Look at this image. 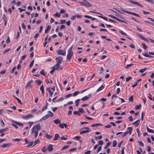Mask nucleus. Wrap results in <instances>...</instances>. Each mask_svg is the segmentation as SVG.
<instances>
[{
    "mask_svg": "<svg viewBox=\"0 0 154 154\" xmlns=\"http://www.w3.org/2000/svg\"><path fill=\"white\" fill-rule=\"evenodd\" d=\"M138 35L142 39L144 40H145V41H147V39L146 38H145L144 37H143V36H142V35H140L139 34H138Z\"/></svg>",
    "mask_w": 154,
    "mask_h": 154,
    "instance_id": "obj_26",
    "label": "nucleus"
},
{
    "mask_svg": "<svg viewBox=\"0 0 154 154\" xmlns=\"http://www.w3.org/2000/svg\"><path fill=\"white\" fill-rule=\"evenodd\" d=\"M103 142L102 140H100L98 142V144L99 145H102L103 144Z\"/></svg>",
    "mask_w": 154,
    "mask_h": 154,
    "instance_id": "obj_47",
    "label": "nucleus"
},
{
    "mask_svg": "<svg viewBox=\"0 0 154 154\" xmlns=\"http://www.w3.org/2000/svg\"><path fill=\"white\" fill-rule=\"evenodd\" d=\"M128 2H131V3L135 5H136L139 6L143 8V6L142 5L140 4L139 2H136L134 1L133 0H127Z\"/></svg>",
    "mask_w": 154,
    "mask_h": 154,
    "instance_id": "obj_3",
    "label": "nucleus"
},
{
    "mask_svg": "<svg viewBox=\"0 0 154 154\" xmlns=\"http://www.w3.org/2000/svg\"><path fill=\"white\" fill-rule=\"evenodd\" d=\"M22 117L24 119H28L29 118H32L33 116L31 114H29L28 115H26V116H23Z\"/></svg>",
    "mask_w": 154,
    "mask_h": 154,
    "instance_id": "obj_11",
    "label": "nucleus"
},
{
    "mask_svg": "<svg viewBox=\"0 0 154 154\" xmlns=\"http://www.w3.org/2000/svg\"><path fill=\"white\" fill-rule=\"evenodd\" d=\"M115 19L121 22V23H127L125 21H124V20H120V19L118 18L117 17H116Z\"/></svg>",
    "mask_w": 154,
    "mask_h": 154,
    "instance_id": "obj_27",
    "label": "nucleus"
},
{
    "mask_svg": "<svg viewBox=\"0 0 154 154\" xmlns=\"http://www.w3.org/2000/svg\"><path fill=\"white\" fill-rule=\"evenodd\" d=\"M129 101L131 102H133L134 101L133 99V95H132L129 98Z\"/></svg>",
    "mask_w": 154,
    "mask_h": 154,
    "instance_id": "obj_39",
    "label": "nucleus"
},
{
    "mask_svg": "<svg viewBox=\"0 0 154 154\" xmlns=\"http://www.w3.org/2000/svg\"><path fill=\"white\" fill-rule=\"evenodd\" d=\"M6 72V70H4L2 71H1L0 72V74H5Z\"/></svg>",
    "mask_w": 154,
    "mask_h": 154,
    "instance_id": "obj_55",
    "label": "nucleus"
},
{
    "mask_svg": "<svg viewBox=\"0 0 154 154\" xmlns=\"http://www.w3.org/2000/svg\"><path fill=\"white\" fill-rule=\"evenodd\" d=\"M59 126L61 128H63L64 127L66 128L67 127V125L66 124H64V123H63L62 124L60 123Z\"/></svg>",
    "mask_w": 154,
    "mask_h": 154,
    "instance_id": "obj_12",
    "label": "nucleus"
},
{
    "mask_svg": "<svg viewBox=\"0 0 154 154\" xmlns=\"http://www.w3.org/2000/svg\"><path fill=\"white\" fill-rule=\"evenodd\" d=\"M60 65L58 63H57L56 65H55L53 67H52L54 68L55 70L57 69L59 67Z\"/></svg>",
    "mask_w": 154,
    "mask_h": 154,
    "instance_id": "obj_21",
    "label": "nucleus"
},
{
    "mask_svg": "<svg viewBox=\"0 0 154 154\" xmlns=\"http://www.w3.org/2000/svg\"><path fill=\"white\" fill-rule=\"evenodd\" d=\"M116 105H119L120 103L119 100H116Z\"/></svg>",
    "mask_w": 154,
    "mask_h": 154,
    "instance_id": "obj_56",
    "label": "nucleus"
},
{
    "mask_svg": "<svg viewBox=\"0 0 154 154\" xmlns=\"http://www.w3.org/2000/svg\"><path fill=\"white\" fill-rule=\"evenodd\" d=\"M51 28V26L50 25H48L47 26V28L45 30V33H47L50 30Z\"/></svg>",
    "mask_w": 154,
    "mask_h": 154,
    "instance_id": "obj_20",
    "label": "nucleus"
},
{
    "mask_svg": "<svg viewBox=\"0 0 154 154\" xmlns=\"http://www.w3.org/2000/svg\"><path fill=\"white\" fill-rule=\"evenodd\" d=\"M53 122L56 124H58V123H60V121L58 119H55L53 121Z\"/></svg>",
    "mask_w": 154,
    "mask_h": 154,
    "instance_id": "obj_31",
    "label": "nucleus"
},
{
    "mask_svg": "<svg viewBox=\"0 0 154 154\" xmlns=\"http://www.w3.org/2000/svg\"><path fill=\"white\" fill-rule=\"evenodd\" d=\"M142 54L144 56L146 57H153L152 56L149 55L147 54V52L146 53H143Z\"/></svg>",
    "mask_w": 154,
    "mask_h": 154,
    "instance_id": "obj_22",
    "label": "nucleus"
},
{
    "mask_svg": "<svg viewBox=\"0 0 154 154\" xmlns=\"http://www.w3.org/2000/svg\"><path fill=\"white\" fill-rule=\"evenodd\" d=\"M85 116L86 118L87 119L90 120H93V119L92 118L89 117H88V116Z\"/></svg>",
    "mask_w": 154,
    "mask_h": 154,
    "instance_id": "obj_52",
    "label": "nucleus"
},
{
    "mask_svg": "<svg viewBox=\"0 0 154 154\" xmlns=\"http://www.w3.org/2000/svg\"><path fill=\"white\" fill-rule=\"evenodd\" d=\"M57 53L58 55L64 56L66 54V51L64 50H58L57 51Z\"/></svg>",
    "mask_w": 154,
    "mask_h": 154,
    "instance_id": "obj_4",
    "label": "nucleus"
},
{
    "mask_svg": "<svg viewBox=\"0 0 154 154\" xmlns=\"http://www.w3.org/2000/svg\"><path fill=\"white\" fill-rule=\"evenodd\" d=\"M122 11L125 13H128V14H131L137 16L138 17H140V16L138 14H137L135 13L130 12H129V11H125V10H122Z\"/></svg>",
    "mask_w": 154,
    "mask_h": 154,
    "instance_id": "obj_6",
    "label": "nucleus"
},
{
    "mask_svg": "<svg viewBox=\"0 0 154 154\" xmlns=\"http://www.w3.org/2000/svg\"><path fill=\"white\" fill-rule=\"evenodd\" d=\"M12 143H5L1 146L2 148L9 147L12 145Z\"/></svg>",
    "mask_w": 154,
    "mask_h": 154,
    "instance_id": "obj_9",
    "label": "nucleus"
},
{
    "mask_svg": "<svg viewBox=\"0 0 154 154\" xmlns=\"http://www.w3.org/2000/svg\"><path fill=\"white\" fill-rule=\"evenodd\" d=\"M12 125L16 129L18 128V127L15 124H14V123H12Z\"/></svg>",
    "mask_w": 154,
    "mask_h": 154,
    "instance_id": "obj_64",
    "label": "nucleus"
},
{
    "mask_svg": "<svg viewBox=\"0 0 154 154\" xmlns=\"http://www.w3.org/2000/svg\"><path fill=\"white\" fill-rule=\"evenodd\" d=\"M47 149L49 151H52L53 150V146L51 144H49L47 146Z\"/></svg>",
    "mask_w": 154,
    "mask_h": 154,
    "instance_id": "obj_13",
    "label": "nucleus"
},
{
    "mask_svg": "<svg viewBox=\"0 0 154 154\" xmlns=\"http://www.w3.org/2000/svg\"><path fill=\"white\" fill-rule=\"evenodd\" d=\"M46 105L42 107V112H43L45 109H46L47 108L48 103L47 102H46Z\"/></svg>",
    "mask_w": 154,
    "mask_h": 154,
    "instance_id": "obj_25",
    "label": "nucleus"
},
{
    "mask_svg": "<svg viewBox=\"0 0 154 154\" xmlns=\"http://www.w3.org/2000/svg\"><path fill=\"white\" fill-rule=\"evenodd\" d=\"M46 90L49 92V94H53V91H52L51 90L50 88L48 87L47 88Z\"/></svg>",
    "mask_w": 154,
    "mask_h": 154,
    "instance_id": "obj_29",
    "label": "nucleus"
},
{
    "mask_svg": "<svg viewBox=\"0 0 154 154\" xmlns=\"http://www.w3.org/2000/svg\"><path fill=\"white\" fill-rule=\"evenodd\" d=\"M91 131L90 128L88 127H85L82 129L80 132V134L88 133Z\"/></svg>",
    "mask_w": 154,
    "mask_h": 154,
    "instance_id": "obj_2",
    "label": "nucleus"
},
{
    "mask_svg": "<svg viewBox=\"0 0 154 154\" xmlns=\"http://www.w3.org/2000/svg\"><path fill=\"white\" fill-rule=\"evenodd\" d=\"M47 150V149L46 146H45L44 148L42 150V151L43 152H45Z\"/></svg>",
    "mask_w": 154,
    "mask_h": 154,
    "instance_id": "obj_57",
    "label": "nucleus"
},
{
    "mask_svg": "<svg viewBox=\"0 0 154 154\" xmlns=\"http://www.w3.org/2000/svg\"><path fill=\"white\" fill-rule=\"evenodd\" d=\"M60 136L58 134H56L54 135V138L53 140H56Z\"/></svg>",
    "mask_w": 154,
    "mask_h": 154,
    "instance_id": "obj_24",
    "label": "nucleus"
},
{
    "mask_svg": "<svg viewBox=\"0 0 154 154\" xmlns=\"http://www.w3.org/2000/svg\"><path fill=\"white\" fill-rule=\"evenodd\" d=\"M33 141L30 142L28 144V145L27 146L28 147H30L33 145Z\"/></svg>",
    "mask_w": 154,
    "mask_h": 154,
    "instance_id": "obj_45",
    "label": "nucleus"
},
{
    "mask_svg": "<svg viewBox=\"0 0 154 154\" xmlns=\"http://www.w3.org/2000/svg\"><path fill=\"white\" fill-rule=\"evenodd\" d=\"M41 129L40 126L39 124L34 126L32 129V134H35V137H36L38 133V131Z\"/></svg>",
    "mask_w": 154,
    "mask_h": 154,
    "instance_id": "obj_1",
    "label": "nucleus"
},
{
    "mask_svg": "<svg viewBox=\"0 0 154 154\" xmlns=\"http://www.w3.org/2000/svg\"><path fill=\"white\" fill-rule=\"evenodd\" d=\"M141 105L140 104L139 105H136L135 107V109L136 110L138 109L141 107Z\"/></svg>",
    "mask_w": 154,
    "mask_h": 154,
    "instance_id": "obj_40",
    "label": "nucleus"
},
{
    "mask_svg": "<svg viewBox=\"0 0 154 154\" xmlns=\"http://www.w3.org/2000/svg\"><path fill=\"white\" fill-rule=\"evenodd\" d=\"M79 93H80L79 91H76L75 92H74L72 94V96H73V97L75 96L76 95H77L79 94Z\"/></svg>",
    "mask_w": 154,
    "mask_h": 154,
    "instance_id": "obj_35",
    "label": "nucleus"
},
{
    "mask_svg": "<svg viewBox=\"0 0 154 154\" xmlns=\"http://www.w3.org/2000/svg\"><path fill=\"white\" fill-rule=\"evenodd\" d=\"M142 45L144 50H146L148 48L147 47L146 45L144 43H142Z\"/></svg>",
    "mask_w": 154,
    "mask_h": 154,
    "instance_id": "obj_42",
    "label": "nucleus"
},
{
    "mask_svg": "<svg viewBox=\"0 0 154 154\" xmlns=\"http://www.w3.org/2000/svg\"><path fill=\"white\" fill-rule=\"evenodd\" d=\"M40 89L41 90V92L43 96L44 95L45 91H44V88H43V85H41V86H40Z\"/></svg>",
    "mask_w": 154,
    "mask_h": 154,
    "instance_id": "obj_18",
    "label": "nucleus"
},
{
    "mask_svg": "<svg viewBox=\"0 0 154 154\" xmlns=\"http://www.w3.org/2000/svg\"><path fill=\"white\" fill-rule=\"evenodd\" d=\"M33 81L32 80H30L26 84V88H29L30 87H32V86L31 85V83Z\"/></svg>",
    "mask_w": 154,
    "mask_h": 154,
    "instance_id": "obj_8",
    "label": "nucleus"
},
{
    "mask_svg": "<svg viewBox=\"0 0 154 154\" xmlns=\"http://www.w3.org/2000/svg\"><path fill=\"white\" fill-rule=\"evenodd\" d=\"M34 62V60H33L29 64V67L30 68H31L32 66L33 65V63Z\"/></svg>",
    "mask_w": 154,
    "mask_h": 154,
    "instance_id": "obj_48",
    "label": "nucleus"
},
{
    "mask_svg": "<svg viewBox=\"0 0 154 154\" xmlns=\"http://www.w3.org/2000/svg\"><path fill=\"white\" fill-rule=\"evenodd\" d=\"M74 139L75 140H78L80 139V137L79 136H77L75 137Z\"/></svg>",
    "mask_w": 154,
    "mask_h": 154,
    "instance_id": "obj_59",
    "label": "nucleus"
},
{
    "mask_svg": "<svg viewBox=\"0 0 154 154\" xmlns=\"http://www.w3.org/2000/svg\"><path fill=\"white\" fill-rule=\"evenodd\" d=\"M132 78L131 76H129L126 78V82H127L128 81H129Z\"/></svg>",
    "mask_w": 154,
    "mask_h": 154,
    "instance_id": "obj_49",
    "label": "nucleus"
},
{
    "mask_svg": "<svg viewBox=\"0 0 154 154\" xmlns=\"http://www.w3.org/2000/svg\"><path fill=\"white\" fill-rule=\"evenodd\" d=\"M117 143V142L115 140H113L112 141V145L113 147H115L116 146Z\"/></svg>",
    "mask_w": 154,
    "mask_h": 154,
    "instance_id": "obj_30",
    "label": "nucleus"
},
{
    "mask_svg": "<svg viewBox=\"0 0 154 154\" xmlns=\"http://www.w3.org/2000/svg\"><path fill=\"white\" fill-rule=\"evenodd\" d=\"M101 147H102V146H99L97 149V152H100L101 149Z\"/></svg>",
    "mask_w": 154,
    "mask_h": 154,
    "instance_id": "obj_54",
    "label": "nucleus"
},
{
    "mask_svg": "<svg viewBox=\"0 0 154 154\" xmlns=\"http://www.w3.org/2000/svg\"><path fill=\"white\" fill-rule=\"evenodd\" d=\"M73 113L74 115L80 116V114L79 111H74Z\"/></svg>",
    "mask_w": 154,
    "mask_h": 154,
    "instance_id": "obj_38",
    "label": "nucleus"
},
{
    "mask_svg": "<svg viewBox=\"0 0 154 154\" xmlns=\"http://www.w3.org/2000/svg\"><path fill=\"white\" fill-rule=\"evenodd\" d=\"M40 142V140L38 139H37L36 140H35L34 142V144L33 146L36 145L38 143H39Z\"/></svg>",
    "mask_w": 154,
    "mask_h": 154,
    "instance_id": "obj_37",
    "label": "nucleus"
},
{
    "mask_svg": "<svg viewBox=\"0 0 154 154\" xmlns=\"http://www.w3.org/2000/svg\"><path fill=\"white\" fill-rule=\"evenodd\" d=\"M35 83L37 85H40L42 83V81L40 80H36L35 81Z\"/></svg>",
    "mask_w": 154,
    "mask_h": 154,
    "instance_id": "obj_33",
    "label": "nucleus"
},
{
    "mask_svg": "<svg viewBox=\"0 0 154 154\" xmlns=\"http://www.w3.org/2000/svg\"><path fill=\"white\" fill-rule=\"evenodd\" d=\"M133 64H127L125 67L126 69H128L129 67L133 65Z\"/></svg>",
    "mask_w": 154,
    "mask_h": 154,
    "instance_id": "obj_51",
    "label": "nucleus"
},
{
    "mask_svg": "<svg viewBox=\"0 0 154 154\" xmlns=\"http://www.w3.org/2000/svg\"><path fill=\"white\" fill-rule=\"evenodd\" d=\"M127 129L129 130V131L128 132V133H129V134H131L132 130V128L131 127H129L127 128Z\"/></svg>",
    "mask_w": 154,
    "mask_h": 154,
    "instance_id": "obj_28",
    "label": "nucleus"
},
{
    "mask_svg": "<svg viewBox=\"0 0 154 154\" xmlns=\"http://www.w3.org/2000/svg\"><path fill=\"white\" fill-rule=\"evenodd\" d=\"M39 35V34L38 33H37L35 34V35L34 36V38L36 39V38L38 37V35Z\"/></svg>",
    "mask_w": 154,
    "mask_h": 154,
    "instance_id": "obj_60",
    "label": "nucleus"
},
{
    "mask_svg": "<svg viewBox=\"0 0 154 154\" xmlns=\"http://www.w3.org/2000/svg\"><path fill=\"white\" fill-rule=\"evenodd\" d=\"M11 121L12 122L15 123L16 124H17V125H18V126H20L22 127V126H23V124L19 122H17L15 121L14 120H12Z\"/></svg>",
    "mask_w": 154,
    "mask_h": 154,
    "instance_id": "obj_15",
    "label": "nucleus"
},
{
    "mask_svg": "<svg viewBox=\"0 0 154 154\" xmlns=\"http://www.w3.org/2000/svg\"><path fill=\"white\" fill-rule=\"evenodd\" d=\"M40 73L41 75H44V76L45 75V72L44 70L43 69H42L40 71Z\"/></svg>",
    "mask_w": 154,
    "mask_h": 154,
    "instance_id": "obj_32",
    "label": "nucleus"
},
{
    "mask_svg": "<svg viewBox=\"0 0 154 154\" xmlns=\"http://www.w3.org/2000/svg\"><path fill=\"white\" fill-rule=\"evenodd\" d=\"M54 16L58 18L60 17V15L59 13L58 12H57L54 15Z\"/></svg>",
    "mask_w": 154,
    "mask_h": 154,
    "instance_id": "obj_41",
    "label": "nucleus"
},
{
    "mask_svg": "<svg viewBox=\"0 0 154 154\" xmlns=\"http://www.w3.org/2000/svg\"><path fill=\"white\" fill-rule=\"evenodd\" d=\"M45 137L48 139H50L52 137V136L49 135L47 133L45 134Z\"/></svg>",
    "mask_w": 154,
    "mask_h": 154,
    "instance_id": "obj_23",
    "label": "nucleus"
},
{
    "mask_svg": "<svg viewBox=\"0 0 154 154\" xmlns=\"http://www.w3.org/2000/svg\"><path fill=\"white\" fill-rule=\"evenodd\" d=\"M84 3L85 6L87 8L91 7L92 6L86 0V1Z\"/></svg>",
    "mask_w": 154,
    "mask_h": 154,
    "instance_id": "obj_16",
    "label": "nucleus"
},
{
    "mask_svg": "<svg viewBox=\"0 0 154 154\" xmlns=\"http://www.w3.org/2000/svg\"><path fill=\"white\" fill-rule=\"evenodd\" d=\"M10 42V38L9 36H8V38L6 41V42L7 44H8Z\"/></svg>",
    "mask_w": 154,
    "mask_h": 154,
    "instance_id": "obj_62",
    "label": "nucleus"
},
{
    "mask_svg": "<svg viewBox=\"0 0 154 154\" xmlns=\"http://www.w3.org/2000/svg\"><path fill=\"white\" fill-rule=\"evenodd\" d=\"M72 46L70 49H69V53H68V60H70L71 59L72 55L73 52L72 51L70 50H72Z\"/></svg>",
    "mask_w": 154,
    "mask_h": 154,
    "instance_id": "obj_5",
    "label": "nucleus"
},
{
    "mask_svg": "<svg viewBox=\"0 0 154 154\" xmlns=\"http://www.w3.org/2000/svg\"><path fill=\"white\" fill-rule=\"evenodd\" d=\"M56 60H57V63L59 64L61 63L63 60V57H62L59 56L56 57L55 59Z\"/></svg>",
    "mask_w": 154,
    "mask_h": 154,
    "instance_id": "obj_7",
    "label": "nucleus"
},
{
    "mask_svg": "<svg viewBox=\"0 0 154 154\" xmlns=\"http://www.w3.org/2000/svg\"><path fill=\"white\" fill-rule=\"evenodd\" d=\"M22 27L23 29H25L26 28V26L24 24V23H22L21 24Z\"/></svg>",
    "mask_w": 154,
    "mask_h": 154,
    "instance_id": "obj_61",
    "label": "nucleus"
},
{
    "mask_svg": "<svg viewBox=\"0 0 154 154\" xmlns=\"http://www.w3.org/2000/svg\"><path fill=\"white\" fill-rule=\"evenodd\" d=\"M138 143L140 145L142 146H143L144 144L141 141H138Z\"/></svg>",
    "mask_w": 154,
    "mask_h": 154,
    "instance_id": "obj_53",
    "label": "nucleus"
},
{
    "mask_svg": "<svg viewBox=\"0 0 154 154\" xmlns=\"http://www.w3.org/2000/svg\"><path fill=\"white\" fill-rule=\"evenodd\" d=\"M119 32L122 35H125L127 36V34L125 32H124L123 31H122L121 30H119Z\"/></svg>",
    "mask_w": 154,
    "mask_h": 154,
    "instance_id": "obj_44",
    "label": "nucleus"
},
{
    "mask_svg": "<svg viewBox=\"0 0 154 154\" xmlns=\"http://www.w3.org/2000/svg\"><path fill=\"white\" fill-rule=\"evenodd\" d=\"M140 123V121L139 120H138L134 122L132 124L133 125H135L137 127L138 126Z\"/></svg>",
    "mask_w": 154,
    "mask_h": 154,
    "instance_id": "obj_17",
    "label": "nucleus"
},
{
    "mask_svg": "<svg viewBox=\"0 0 154 154\" xmlns=\"http://www.w3.org/2000/svg\"><path fill=\"white\" fill-rule=\"evenodd\" d=\"M147 68H144L143 69H140L139 71V72L143 73L144 72L146 69Z\"/></svg>",
    "mask_w": 154,
    "mask_h": 154,
    "instance_id": "obj_34",
    "label": "nucleus"
},
{
    "mask_svg": "<svg viewBox=\"0 0 154 154\" xmlns=\"http://www.w3.org/2000/svg\"><path fill=\"white\" fill-rule=\"evenodd\" d=\"M104 88V86L103 85L101 86L97 90V92H98L102 90Z\"/></svg>",
    "mask_w": 154,
    "mask_h": 154,
    "instance_id": "obj_36",
    "label": "nucleus"
},
{
    "mask_svg": "<svg viewBox=\"0 0 154 154\" xmlns=\"http://www.w3.org/2000/svg\"><path fill=\"white\" fill-rule=\"evenodd\" d=\"M146 129L147 131L148 132H149L151 133H154V131L152 129H151L149 128L147 126H146Z\"/></svg>",
    "mask_w": 154,
    "mask_h": 154,
    "instance_id": "obj_19",
    "label": "nucleus"
},
{
    "mask_svg": "<svg viewBox=\"0 0 154 154\" xmlns=\"http://www.w3.org/2000/svg\"><path fill=\"white\" fill-rule=\"evenodd\" d=\"M102 125L101 124H99L98 123H97L96 124H93L92 125H91V126L92 127H94L95 126H97L98 125Z\"/></svg>",
    "mask_w": 154,
    "mask_h": 154,
    "instance_id": "obj_46",
    "label": "nucleus"
},
{
    "mask_svg": "<svg viewBox=\"0 0 154 154\" xmlns=\"http://www.w3.org/2000/svg\"><path fill=\"white\" fill-rule=\"evenodd\" d=\"M79 112L81 113H82L84 112V111L83 109L82 108H81L79 109Z\"/></svg>",
    "mask_w": 154,
    "mask_h": 154,
    "instance_id": "obj_50",
    "label": "nucleus"
},
{
    "mask_svg": "<svg viewBox=\"0 0 154 154\" xmlns=\"http://www.w3.org/2000/svg\"><path fill=\"white\" fill-rule=\"evenodd\" d=\"M48 112L49 113L47 114L46 116L47 117V118L49 117H53L54 116L53 113L51 112V111H48Z\"/></svg>",
    "mask_w": 154,
    "mask_h": 154,
    "instance_id": "obj_10",
    "label": "nucleus"
},
{
    "mask_svg": "<svg viewBox=\"0 0 154 154\" xmlns=\"http://www.w3.org/2000/svg\"><path fill=\"white\" fill-rule=\"evenodd\" d=\"M16 100L18 101V102L20 104H22V103L20 100L19 98H16Z\"/></svg>",
    "mask_w": 154,
    "mask_h": 154,
    "instance_id": "obj_58",
    "label": "nucleus"
},
{
    "mask_svg": "<svg viewBox=\"0 0 154 154\" xmlns=\"http://www.w3.org/2000/svg\"><path fill=\"white\" fill-rule=\"evenodd\" d=\"M110 144V142H108L106 143V145L104 146V149H106L107 147L109 146Z\"/></svg>",
    "mask_w": 154,
    "mask_h": 154,
    "instance_id": "obj_43",
    "label": "nucleus"
},
{
    "mask_svg": "<svg viewBox=\"0 0 154 154\" xmlns=\"http://www.w3.org/2000/svg\"><path fill=\"white\" fill-rule=\"evenodd\" d=\"M120 88H118L117 89L116 92V94H118L119 93V92H120Z\"/></svg>",
    "mask_w": 154,
    "mask_h": 154,
    "instance_id": "obj_63",
    "label": "nucleus"
},
{
    "mask_svg": "<svg viewBox=\"0 0 154 154\" xmlns=\"http://www.w3.org/2000/svg\"><path fill=\"white\" fill-rule=\"evenodd\" d=\"M90 96H91V94L89 95H88V96H85L84 97L82 98L81 100L82 101H85V100H87L90 97Z\"/></svg>",
    "mask_w": 154,
    "mask_h": 154,
    "instance_id": "obj_14",
    "label": "nucleus"
}]
</instances>
